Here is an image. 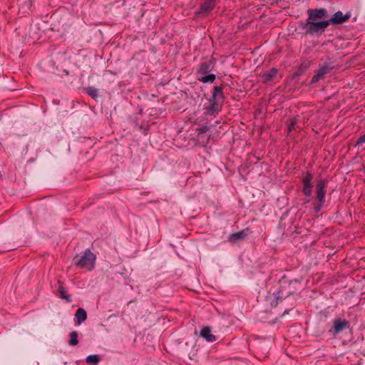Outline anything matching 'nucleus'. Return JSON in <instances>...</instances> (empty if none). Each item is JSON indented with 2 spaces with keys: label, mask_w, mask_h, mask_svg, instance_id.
I'll use <instances>...</instances> for the list:
<instances>
[{
  "label": "nucleus",
  "mask_w": 365,
  "mask_h": 365,
  "mask_svg": "<svg viewBox=\"0 0 365 365\" xmlns=\"http://www.w3.org/2000/svg\"><path fill=\"white\" fill-rule=\"evenodd\" d=\"M225 86L223 84L219 86H215L212 89V96L214 98H217L218 100H221L222 101L225 99V96L223 93V89Z\"/></svg>",
  "instance_id": "obj_17"
},
{
  "label": "nucleus",
  "mask_w": 365,
  "mask_h": 365,
  "mask_svg": "<svg viewBox=\"0 0 365 365\" xmlns=\"http://www.w3.org/2000/svg\"><path fill=\"white\" fill-rule=\"evenodd\" d=\"M309 66H310V62H309V61L302 63L298 68V72L299 73H302L306 71L307 69L309 67Z\"/></svg>",
  "instance_id": "obj_24"
},
{
  "label": "nucleus",
  "mask_w": 365,
  "mask_h": 365,
  "mask_svg": "<svg viewBox=\"0 0 365 365\" xmlns=\"http://www.w3.org/2000/svg\"><path fill=\"white\" fill-rule=\"evenodd\" d=\"M250 233H251L250 230L249 228H246L232 234L230 236L229 240L232 242H236L238 240L245 239Z\"/></svg>",
  "instance_id": "obj_13"
},
{
  "label": "nucleus",
  "mask_w": 365,
  "mask_h": 365,
  "mask_svg": "<svg viewBox=\"0 0 365 365\" xmlns=\"http://www.w3.org/2000/svg\"><path fill=\"white\" fill-rule=\"evenodd\" d=\"M278 69L276 68H271L268 72L261 74L262 81L263 83H267L272 81L277 76Z\"/></svg>",
  "instance_id": "obj_14"
},
{
  "label": "nucleus",
  "mask_w": 365,
  "mask_h": 365,
  "mask_svg": "<svg viewBox=\"0 0 365 365\" xmlns=\"http://www.w3.org/2000/svg\"><path fill=\"white\" fill-rule=\"evenodd\" d=\"M286 298L287 297L284 296L282 292L279 289L278 291L269 294L267 297V300L269 301L271 307H276L283 299Z\"/></svg>",
  "instance_id": "obj_12"
},
{
  "label": "nucleus",
  "mask_w": 365,
  "mask_h": 365,
  "mask_svg": "<svg viewBox=\"0 0 365 365\" xmlns=\"http://www.w3.org/2000/svg\"><path fill=\"white\" fill-rule=\"evenodd\" d=\"M351 17L349 12L343 14L342 11H338L329 19H327L328 24L339 25L346 22Z\"/></svg>",
  "instance_id": "obj_9"
},
{
  "label": "nucleus",
  "mask_w": 365,
  "mask_h": 365,
  "mask_svg": "<svg viewBox=\"0 0 365 365\" xmlns=\"http://www.w3.org/2000/svg\"><path fill=\"white\" fill-rule=\"evenodd\" d=\"M209 130V127L205 125H202L196 128V133L199 139L202 138L204 133Z\"/></svg>",
  "instance_id": "obj_23"
},
{
  "label": "nucleus",
  "mask_w": 365,
  "mask_h": 365,
  "mask_svg": "<svg viewBox=\"0 0 365 365\" xmlns=\"http://www.w3.org/2000/svg\"><path fill=\"white\" fill-rule=\"evenodd\" d=\"M327 182V180L325 179H320L317 181L316 199L321 204H324L325 202L326 187Z\"/></svg>",
  "instance_id": "obj_5"
},
{
  "label": "nucleus",
  "mask_w": 365,
  "mask_h": 365,
  "mask_svg": "<svg viewBox=\"0 0 365 365\" xmlns=\"http://www.w3.org/2000/svg\"><path fill=\"white\" fill-rule=\"evenodd\" d=\"M200 335L208 342H213L216 340V336L211 334V329L209 327H204L201 329Z\"/></svg>",
  "instance_id": "obj_15"
},
{
  "label": "nucleus",
  "mask_w": 365,
  "mask_h": 365,
  "mask_svg": "<svg viewBox=\"0 0 365 365\" xmlns=\"http://www.w3.org/2000/svg\"><path fill=\"white\" fill-rule=\"evenodd\" d=\"M308 17L299 22V28L305 35H322L329 26L326 20L317 21L328 17V11L324 8L309 9Z\"/></svg>",
  "instance_id": "obj_1"
},
{
  "label": "nucleus",
  "mask_w": 365,
  "mask_h": 365,
  "mask_svg": "<svg viewBox=\"0 0 365 365\" xmlns=\"http://www.w3.org/2000/svg\"><path fill=\"white\" fill-rule=\"evenodd\" d=\"M284 314H288V310H285Z\"/></svg>",
  "instance_id": "obj_29"
},
{
  "label": "nucleus",
  "mask_w": 365,
  "mask_h": 365,
  "mask_svg": "<svg viewBox=\"0 0 365 365\" xmlns=\"http://www.w3.org/2000/svg\"><path fill=\"white\" fill-rule=\"evenodd\" d=\"M363 167H364V173H365V163H364Z\"/></svg>",
  "instance_id": "obj_28"
},
{
  "label": "nucleus",
  "mask_w": 365,
  "mask_h": 365,
  "mask_svg": "<svg viewBox=\"0 0 365 365\" xmlns=\"http://www.w3.org/2000/svg\"><path fill=\"white\" fill-rule=\"evenodd\" d=\"M58 292L59 293V297L61 299H65L67 302H71V297L69 294H67L66 292L65 287L63 286V283L58 281Z\"/></svg>",
  "instance_id": "obj_18"
},
{
  "label": "nucleus",
  "mask_w": 365,
  "mask_h": 365,
  "mask_svg": "<svg viewBox=\"0 0 365 365\" xmlns=\"http://www.w3.org/2000/svg\"><path fill=\"white\" fill-rule=\"evenodd\" d=\"M76 324L80 325L87 319V313L83 308H78L75 314Z\"/></svg>",
  "instance_id": "obj_16"
},
{
  "label": "nucleus",
  "mask_w": 365,
  "mask_h": 365,
  "mask_svg": "<svg viewBox=\"0 0 365 365\" xmlns=\"http://www.w3.org/2000/svg\"><path fill=\"white\" fill-rule=\"evenodd\" d=\"M78 332L76 331H73L70 333L69 341H68L69 345L76 346L78 344Z\"/></svg>",
  "instance_id": "obj_20"
},
{
  "label": "nucleus",
  "mask_w": 365,
  "mask_h": 365,
  "mask_svg": "<svg viewBox=\"0 0 365 365\" xmlns=\"http://www.w3.org/2000/svg\"><path fill=\"white\" fill-rule=\"evenodd\" d=\"M215 62L212 60H207L202 62L197 67V76H202L209 73L214 68Z\"/></svg>",
  "instance_id": "obj_11"
},
{
  "label": "nucleus",
  "mask_w": 365,
  "mask_h": 365,
  "mask_svg": "<svg viewBox=\"0 0 365 365\" xmlns=\"http://www.w3.org/2000/svg\"><path fill=\"white\" fill-rule=\"evenodd\" d=\"M280 288L279 290L285 297H289L295 293L300 282L297 279H289L286 276H283L279 281Z\"/></svg>",
  "instance_id": "obj_3"
},
{
  "label": "nucleus",
  "mask_w": 365,
  "mask_h": 365,
  "mask_svg": "<svg viewBox=\"0 0 365 365\" xmlns=\"http://www.w3.org/2000/svg\"><path fill=\"white\" fill-rule=\"evenodd\" d=\"M85 90L86 93L92 98L96 99L98 97V89H96V88L93 86H89L86 88Z\"/></svg>",
  "instance_id": "obj_22"
},
{
  "label": "nucleus",
  "mask_w": 365,
  "mask_h": 365,
  "mask_svg": "<svg viewBox=\"0 0 365 365\" xmlns=\"http://www.w3.org/2000/svg\"><path fill=\"white\" fill-rule=\"evenodd\" d=\"M209 140H210V136L207 137L206 138V140H203L202 143H207L209 142Z\"/></svg>",
  "instance_id": "obj_27"
},
{
  "label": "nucleus",
  "mask_w": 365,
  "mask_h": 365,
  "mask_svg": "<svg viewBox=\"0 0 365 365\" xmlns=\"http://www.w3.org/2000/svg\"><path fill=\"white\" fill-rule=\"evenodd\" d=\"M334 68V61L328 58L323 64H320L315 74L312 76L310 83L314 84L324 78V76L331 73Z\"/></svg>",
  "instance_id": "obj_4"
},
{
  "label": "nucleus",
  "mask_w": 365,
  "mask_h": 365,
  "mask_svg": "<svg viewBox=\"0 0 365 365\" xmlns=\"http://www.w3.org/2000/svg\"><path fill=\"white\" fill-rule=\"evenodd\" d=\"M75 259H76L75 262L76 267L91 271L95 267L96 256L89 249H87L81 257H76Z\"/></svg>",
  "instance_id": "obj_2"
},
{
  "label": "nucleus",
  "mask_w": 365,
  "mask_h": 365,
  "mask_svg": "<svg viewBox=\"0 0 365 365\" xmlns=\"http://www.w3.org/2000/svg\"><path fill=\"white\" fill-rule=\"evenodd\" d=\"M216 0H205L196 11V14L201 17H205L215 9Z\"/></svg>",
  "instance_id": "obj_7"
},
{
  "label": "nucleus",
  "mask_w": 365,
  "mask_h": 365,
  "mask_svg": "<svg viewBox=\"0 0 365 365\" xmlns=\"http://www.w3.org/2000/svg\"><path fill=\"white\" fill-rule=\"evenodd\" d=\"M219 101L217 98H214L212 96L208 100V103L205 105L204 109L206 110L207 113L210 115H216L222 109V106L219 103Z\"/></svg>",
  "instance_id": "obj_8"
},
{
  "label": "nucleus",
  "mask_w": 365,
  "mask_h": 365,
  "mask_svg": "<svg viewBox=\"0 0 365 365\" xmlns=\"http://www.w3.org/2000/svg\"><path fill=\"white\" fill-rule=\"evenodd\" d=\"M216 79V76L215 74L207 73L202 76H197V80L200 82L206 83H213Z\"/></svg>",
  "instance_id": "obj_19"
},
{
  "label": "nucleus",
  "mask_w": 365,
  "mask_h": 365,
  "mask_svg": "<svg viewBox=\"0 0 365 365\" xmlns=\"http://www.w3.org/2000/svg\"><path fill=\"white\" fill-rule=\"evenodd\" d=\"M297 124L296 120L291 119L289 121L288 125H287V133L289 134L295 128V125Z\"/></svg>",
  "instance_id": "obj_25"
},
{
  "label": "nucleus",
  "mask_w": 365,
  "mask_h": 365,
  "mask_svg": "<svg viewBox=\"0 0 365 365\" xmlns=\"http://www.w3.org/2000/svg\"><path fill=\"white\" fill-rule=\"evenodd\" d=\"M350 327V322L346 319H341L340 318L336 319L333 322V327L329 330V333L332 335H336L344 329Z\"/></svg>",
  "instance_id": "obj_6"
},
{
  "label": "nucleus",
  "mask_w": 365,
  "mask_h": 365,
  "mask_svg": "<svg viewBox=\"0 0 365 365\" xmlns=\"http://www.w3.org/2000/svg\"><path fill=\"white\" fill-rule=\"evenodd\" d=\"M322 205H323V204H321V203H319V205H314V210H315L316 212H319V211H320V210H321V209H322Z\"/></svg>",
  "instance_id": "obj_26"
},
{
  "label": "nucleus",
  "mask_w": 365,
  "mask_h": 365,
  "mask_svg": "<svg viewBox=\"0 0 365 365\" xmlns=\"http://www.w3.org/2000/svg\"><path fill=\"white\" fill-rule=\"evenodd\" d=\"M100 356L96 354L89 355L86 358V362L93 365L97 364L100 361Z\"/></svg>",
  "instance_id": "obj_21"
},
{
  "label": "nucleus",
  "mask_w": 365,
  "mask_h": 365,
  "mask_svg": "<svg viewBox=\"0 0 365 365\" xmlns=\"http://www.w3.org/2000/svg\"><path fill=\"white\" fill-rule=\"evenodd\" d=\"M313 175L310 172H307L302 178L303 190L302 192L306 197H310L312 193L313 185L312 183Z\"/></svg>",
  "instance_id": "obj_10"
}]
</instances>
